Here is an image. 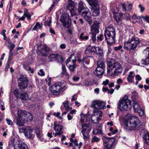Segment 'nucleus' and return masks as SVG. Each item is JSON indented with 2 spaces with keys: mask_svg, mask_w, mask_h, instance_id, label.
Wrapping results in <instances>:
<instances>
[{
  "mask_svg": "<svg viewBox=\"0 0 149 149\" xmlns=\"http://www.w3.org/2000/svg\"><path fill=\"white\" fill-rule=\"evenodd\" d=\"M107 72L108 74L116 76L122 72L123 69L120 63L113 60L107 62Z\"/></svg>",
  "mask_w": 149,
  "mask_h": 149,
  "instance_id": "nucleus-1",
  "label": "nucleus"
},
{
  "mask_svg": "<svg viewBox=\"0 0 149 149\" xmlns=\"http://www.w3.org/2000/svg\"><path fill=\"white\" fill-rule=\"evenodd\" d=\"M104 36L107 44L111 45L115 42L116 31L113 25H109L106 28Z\"/></svg>",
  "mask_w": 149,
  "mask_h": 149,
  "instance_id": "nucleus-2",
  "label": "nucleus"
},
{
  "mask_svg": "<svg viewBox=\"0 0 149 149\" xmlns=\"http://www.w3.org/2000/svg\"><path fill=\"white\" fill-rule=\"evenodd\" d=\"M78 9L80 13L81 12V15L88 24H92L93 21L91 15L89 13L88 8L86 7L84 2L82 1L79 2Z\"/></svg>",
  "mask_w": 149,
  "mask_h": 149,
  "instance_id": "nucleus-3",
  "label": "nucleus"
},
{
  "mask_svg": "<svg viewBox=\"0 0 149 149\" xmlns=\"http://www.w3.org/2000/svg\"><path fill=\"white\" fill-rule=\"evenodd\" d=\"M67 88V84L64 81L58 82L52 85L49 91L53 95H57L61 92L64 91Z\"/></svg>",
  "mask_w": 149,
  "mask_h": 149,
  "instance_id": "nucleus-4",
  "label": "nucleus"
},
{
  "mask_svg": "<svg viewBox=\"0 0 149 149\" xmlns=\"http://www.w3.org/2000/svg\"><path fill=\"white\" fill-rule=\"evenodd\" d=\"M140 42L139 38L133 36L128 41L124 42V48L129 51L134 50L139 45Z\"/></svg>",
  "mask_w": 149,
  "mask_h": 149,
  "instance_id": "nucleus-5",
  "label": "nucleus"
},
{
  "mask_svg": "<svg viewBox=\"0 0 149 149\" xmlns=\"http://www.w3.org/2000/svg\"><path fill=\"white\" fill-rule=\"evenodd\" d=\"M118 108L121 111H128L131 108V101L128 99L127 96H125L122 100L119 101Z\"/></svg>",
  "mask_w": 149,
  "mask_h": 149,
  "instance_id": "nucleus-6",
  "label": "nucleus"
},
{
  "mask_svg": "<svg viewBox=\"0 0 149 149\" xmlns=\"http://www.w3.org/2000/svg\"><path fill=\"white\" fill-rule=\"evenodd\" d=\"M86 117H84L83 119L81 118V121L83 122H86V123L82 124V130L81 132L83 136L84 139L86 140L89 137V132L91 130V125L90 124L89 121H87Z\"/></svg>",
  "mask_w": 149,
  "mask_h": 149,
  "instance_id": "nucleus-7",
  "label": "nucleus"
},
{
  "mask_svg": "<svg viewBox=\"0 0 149 149\" xmlns=\"http://www.w3.org/2000/svg\"><path fill=\"white\" fill-rule=\"evenodd\" d=\"M139 123V119L137 117L133 116L130 118L127 122L126 129L128 130H135V128Z\"/></svg>",
  "mask_w": 149,
  "mask_h": 149,
  "instance_id": "nucleus-8",
  "label": "nucleus"
},
{
  "mask_svg": "<svg viewBox=\"0 0 149 149\" xmlns=\"http://www.w3.org/2000/svg\"><path fill=\"white\" fill-rule=\"evenodd\" d=\"M99 24L100 23L97 21H94L93 24L91 27V40L93 42H95L96 41V34L99 32Z\"/></svg>",
  "mask_w": 149,
  "mask_h": 149,
  "instance_id": "nucleus-9",
  "label": "nucleus"
},
{
  "mask_svg": "<svg viewBox=\"0 0 149 149\" xmlns=\"http://www.w3.org/2000/svg\"><path fill=\"white\" fill-rule=\"evenodd\" d=\"M104 102L101 100H95L93 101L91 103V107L94 109L93 110H98L102 109H105L106 108Z\"/></svg>",
  "mask_w": 149,
  "mask_h": 149,
  "instance_id": "nucleus-10",
  "label": "nucleus"
},
{
  "mask_svg": "<svg viewBox=\"0 0 149 149\" xmlns=\"http://www.w3.org/2000/svg\"><path fill=\"white\" fill-rule=\"evenodd\" d=\"M104 147V149H111L113 146L115 139L113 137H102Z\"/></svg>",
  "mask_w": 149,
  "mask_h": 149,
  "instance_id": "nucleus-11",
  "label": "nucleus"
},
{
  "mask_svg": "<svg viewBox=\"0 0 149 149\" xmlns=\"http://www.w3.org/2000/svg\"><path fill=\"white\" fill-rule=\"evenodd\" d=\"M93 114L92 116L91 119L94 123H98L99 121L102 119V112L98 110H93Z\"/></svg>",
  "mask_w": 149,
  "mask_h": 149,
  "instance_id": "nucleus-12",
  "label": "nucleus"
},
{
  "mask_svg": "<svg viewBox=\"0 0 149 149\" xmlns=\"http://www.w3.org/2000/svg\"><path fill=\"white\" fill-rule=\"evenodd\" d=\"M28 83V80L25 75H21L18 79V85L20 89L26 88Z\"/></svg>",
  "mask_w": 149,
  "mask_h": 149,
  "instance_id": "nucleus-13",
  "label": "nucleus"
},
{
  "mask_svg": "<svg viewBox=\"0 0 149 149\" xmlns=\"http://www.w3.org/2000/svg\"><path fill=\"white\" fill-rule=\"evenodd\" d=\"M62 129L63 126L59 122L56 121L54 122V129L55 131V133H53V134L55 137L62 134L63 132L62 131Z\"/></svg>",
  "mask_w": 149,
  "mask_h": 149,
  "instance_id": "nucleus-14",
  "label": "nucleus"
},
{
  "mask_svg": "<svg viewBox=\"0 0 149 149\" xmlns=\"http://www.w3.org/2000/svg\"><path fill=\"white\" fill-rule=\"evenodd\" d=\"M60 20L63 23L64 26L66 28L70 27L71 21L69 15H67L65 17L63 16H61Z\"/></svg>",
  "mask_w": 149,
  "mask_h": 149,
  "instance_id": "nucleus-15",
  "label": "nucleus"
},
{
  "mask_svg": "<svg viewBox=\"0 0 149 149\" xmlns=\"http://www.w3.org/2000/svg\"><path fill=\"white\" fill-rule=\"evenodd\" d=\"M40 49H38V53L42 56H47L50 49L45 44L43 45L40 46Z\"/></svg>",
  "mask_w": 149,
  "mask_h": 149,
  "instance_id": "nucleus-16",
  "label": "nucleus"
},
{
  "mask_svg": "<svg viewBox=\"0 0 149 149\" xmlns=\"http://www.w3.org/2000/svg\"><path fill=\"white\" fill-rule=\"evenodd\" d=\"M134 102L133 108L134 111L137 112L140 116H143L144 115L143 110L139 107L136 100H134Z\"/></svg>",
  "mask_w": 149,
  "mask_h": 149,
  "instance_id": "nucleus-17",
  "label": "nucleus"
},
{
  "mask_svg": "<svg viewBox=\"0 0 149 149\" xmlns=\"http://www.w3.org/2000/svg\"><path fill=\"white\" fill-rule=\"evenodd\" d=\"M143 54L146 56V58L142 60V63L146 65L149 64V47H146L144 50Z\"/></svg>",
  "mask_w": 149,
  "mask_h": 149,
  "instance_id": "nucleus-18",
  "label": "nucleus"
},
{
  "mask_svg": "<svg viewBox=\"0 0 149 149\" xmlns=\"http://www.w3.org/2000/svg\"><path fill=\"white\" fill-rule=\"evenodd\" d=\"M24 133L26 136L29 139H32L34 136L33 130L29 128H26L24 130Z\"/></svg>",
  "mask_w": 149,
  "mask_h": 149,
  "instance_id": "nucleus-19",
  "label": "nucleus"
},
{
  "mask_svg": "<svg viewBox=\"0 0 149 149\" xmlns=\"http://www.w3.org/2000/svg\"><path fill=\"white\" fill-rule=\"evenodd\" d=\"M76 62L74 56L73 55H72L70 56V57L67 60L66 64V66L68 67L72 65H74V64H76Z\"/></svg>",
  "mask_w": 149,
  "mask_h": 149,
  "instance_id": "nucleus-20",
  "label": "nucleus"
},
{
  "mask_svg": "<svg viewBox=\"0 0 149 149\" xmlns=\"http://www.w3.org/2000/svg\"><path fill=\"white\" fill-rule=\"evenodd\" d=\"M92 15L94 16H98L100 14V7L99 5L92 6Z\"/></svg>",
  "mask_w": 149,
  "mask_h": 149,
  "instance_id": "nucleus-21",
  "label": "nucleus"
},
{
  "mask_svg": "<svg viewBox=\"0 0 149 149\" xmlns=\"http://www.w3.org/2000/svg\"><path fill=\"white\" fill-rule=\"evenodd\" d=\"M105 68L97 67L95 72V74L97 77L101 78L103 75Z\"/></svg>",
  "mask_w": 149,
  "mask_h": 149,
  "instance_id": "nucleus-22",
  "label": "nucleus"
},
{
  "mask_svg": "<svg viewBox=\"0 0 149 149\" xmlns=\"http://www.w3.org/2000/svg\"><path fill=\"white\" fill-rule=\"evenodd\" d=\"M90 59L93 60V58L92 56H88L82 59H79L78 62L79 63H82L84 65H85L84 63H85V64L87 65L89 64Z\"/></svg>",
  "mask_w": 149,
  "mask_h": 149,
  "instance_id": "nucleus-23",
  "label": "nucleus"
},
{
  "mask_svg": "<svg viewBox=\"0 0 149 149\" xmlns=\"http://www.w3.org/2000/svg\"><path fill=\"white\" fill-rule=\"evenodd\" d=\"M142 137L144 143L149 145V133L148 132L144 133Z\"/></svg>",
  "mask_w": 149,
  "mask_h": 149,
  "instance_id": "nucleus-24",
  "label": "nucleus"
},
{
  "mask_svg": "<svg viewBox=\"0 0 149 149\" xmlns=\"http://www.w3.org/2000/svg\"><path fill=\"white\" fill-rule=\"evenodd\" d=\"M60 56L57 54H52L48 56V58L50 61H55L60 58Z\"/></svg>",
  "mask_w": 149,
  "mask_h": 149,
  "instance_id": "nucleus-25",
  "label": "nucleus"
},
{
  "mask_svg": "<svg viewBox=\"0 0 149 149\" xmlns=\"http://www.w3.org/2000/svg\"><path fill=\"white\" fill-rule=\"evenodd\" d=\"M123 15V14L122 13H117L114 14V17L117 23L121 20Z\"/></svg>",
  "mask_w": 149,
  "mask_h": 149,
  "instance_id": "nucleus-26",
  "label": "nucleus"
},
{
  "mask_svg": "<svg viewBox=\"0 0 149 149\" xmlns=\"http://www.w3.org/2000/svg\"><path fill=\"white\" fill-rule=\"evenodd\" d=\"M27 112L24 110L19 109L17 111V115L18 117L20 118L24 119V116L27 113Z\"/></svg>",
  "mask_w": 149,
  "mask_h": 149,
  "instance_id": "nucleus-27",
  "label": "nucleus"
},
{
  "mask_svg": "<svg viewBox=\"0 0 149 149\" xmlns=\"http://www.w3.org/2000/svg\"><path fill=\"white\" fill-rule=\"evenodd\" d=\"M75 7V6L74 2L72 0H68L67 6V8L70 10L73 8H74Z\"/></svg>",
  "mask_w": 149,
  "mask_h": 149,
  "instance_id": "nucleus-28",
  "label": "nucleus"
},
{
  "mask_svg": "<svg viewBox=\"0 0 149 149\" xmlns=\"http://www.w3.org/2000/svg\"><path fill=\"white\" fill-rule=\"evenodd\" d=\"M70 11L72 16L74 15H78L80 14L78 9H77L76 6L74 7V8H73L72 9L70 10Z\"/></svg>",
  "mask_w": 149,
  "mask_h": 149,
  "instance_id": "nucleus-29",
  "label": "nucleus"
},
{
  "mask_svg": "<svg viewBox=\"0 0 149 149\" xmlns=\"http://www.w3.org/2000/svg\"><path fill=\"white\" fill-rule=\"evenodd\" d=\"M89 5L92 6L99 5L97 0H86Z\"/></svg>",
  "mask_w": 149,
  "mask_h": 149,
  "instance_id": "nucleus-30",
  "label": "nucleus"
},
{
  "mask_svg": "<svg viewBox=\"0 0 149 149\" xmlns=\"http://www.w3.org/2000/svg\"><path fill=\"white\" fill-rule=\"evenodd\" d=\"M24 120L25 121H31L33 120L32 116L31 113L29 112H27L25 116H24Z\"/></svg>",
  "mask_w": 149,
  "mask_h": 149,
  "instance_id": "nucleus-31",
  "label": "nucleus"
},
{
  "mask_svg": "<svg viewBox=\"0 0 149 149\" xmlns=\"http://www.w3.org/2000/svg\"><path fill=\"white\" fill-rule=\"evenodd\" d=\"M93 133L95 134H103L102 130L99 126L95 128L93 130Z\"/></svg>",
  "mask_w": 149,
  "mask_h": 149,
  "instance_id": "nucleus-32",
  "label": "nucleus"
},
{
  "mask_svg": "<svg viewBox=\"0 0 149 149\" xmlns=\"http://www.w3.org/2000/svg\"><path fill=\"white\" fill-rule=\"evenodd\" d=\"M24 120L22 118H19L17 119V124L19 126H23L24 124Z\"/></svg>",
  "mask_w": 149,
  "mask_h": 149,
  "instance_id": "nucleus-33",
  "label": "nucleus"
},
{
  "mask_svg": "<svg viewBox=\"0 0 149 149\" xmlns=\"http://www.w3.org/2000/svg\"><path fill=\"white\" fill-rule=\"evenodd\" d=\"M97 56L99 57H101L103 56V52L102 49L99 47L95 53Z\"/></svg>",
  "mask_w": 149,
  "mask_h": 149,
  "instance_id": "nucleus-34",
  "label": "nucleus"
},
{
  "mask_svg": "<svg viewBox=\"0 0 149 149\" xmlns=\"http://www.w3.org/2000/svg\"><path fill=\"white\" fill-rule=\"evenodd\" d=\"M68 103L69 102L67 100H66L63 103L64 107L65 108L66 111H68L70 109H72V107H70L69 106Z\"/></svg>",
  "mask_w": 149,
  "mask_h": 149,
  "instance_id": "nucleus-35",
  "label": "nucleus"
},
{
  "mask_svg": "<svg viewBox=\"0 0 149 149\" xmlns=\"http://www.w3.org/2000/svg\"><path fill=\"white\" fill-rule=\"evenodd\" d=\"M97 67L105 68V65L103 61L102 60H99L97 63Z\"/></svg>",
  "mask_w": 149,
  "mask_h": 149,
  "instance_id": "nucleus-36",
  "label": "nucleus"
},
{
  "mask_svg": "<svg viewBox=\"0 0 149 149\" xmlns=\"http://www.w3.org/2000/svg\"><path fill=\"white\" fill-rule=\"evenodd\" d=\"M93 52H94L93 46L91 47L90 46H88L86 49L85 52L86 54H87L89 53H92Z\"/></svg>",
  "mask_w": 149,
  "mask_h": 149,
  "instance_id": "nucleus-37",
  "label": "nucleus"
},
{
  "mask_svg": "<svg viewBox=\"0 0 149 149\" xmlns=\"http://www.w3.org/2000/svg\"><path fill=\"white\" fill-rule=\"evenodd\" d=\"M24 15L25 16V17H26L27 19L29 20L31 19V15L30 13L28 12V10L26 8L24 9Z\"/></svg>",
  "mask_w": 149,
  "mask_h": 149,
  "instance_id": "nucleus-38",
  "label": "nucleus"
},
{
  "mask_svg": "<svg viewBox=\"0 0 149 149\" xmlns=\"http://www.w3.org/2000/svg\"><path fill=\"white\" fill-rule=\"evenodd\" d=\"M133 74V72H130L127 78V80L128 82H132L134 77V76L132 75Z\"/></svg>",
  "mask_w": 149,
  "mask_h": 149,
  "instance_id": "nucleus-39",
  "label": "nucleus"
},
{
  "mask_svg": "<svg viewBox=\"0 0 149 149\" xmlns=\"http://www.w3.org/2000/svg\"><path fill=\"white\" fill-rule=\"evenodd\" d=\"M20 98L23 100H26L28 99V95L26 93H22L20 95Z\"/></svg>",
  "mask_w": 149,
  "mask_h": 149,
  "instance_id": "nucleus-40",
  "label": "nucleus"
},
{
  "mask_svg": "<svg viewBox=\"0 0 149 149\" xmlns=\"http://www.w3.org/2000/svg\"><path fill=\"white\" fill-rule=\"evenodd\" d=\"M35 132L37 137L40 138L42 136L41 130L39 129H37L35 130Z\"/></svg>",
  "mask_w": 149,
  "mask_h": 149,
  "instance_id": "nucleus-41",
  "label": "nucleus"
},
{
  "mask_svg": "<svg viewBox=\"0 0 149 149\" xmlns=\"http://www.w3.org/2000/svg\"><path fill=\"white\" fill-rule=\"evenodd\" d=\"M77 65L76 64H74V65H72V66H70L69 67H68L70 71L71 72H74L77 67Z\"/></svg>",
  "mask_w": 149,
  "mask_h": 149,
  "instance_id": "nucleus-42",
  "label": "nucleus"
},
{
  "mask_svg": "<svg viewBox=\"0 0 149 149\" xmlns=\"http://www.w3.org/2000/svg\"><path fill=\"white\" fill-rule=\"evenodd\" d=\"M100 138L95 136L92 138L91 142L92 143H93L94 142H97L100 141Z\"/></svg>",
  "mask_w": 149,
  "mask_h": 149,
  "instance_id": "nucleus-43",
  "label": "nucleus"
},
{
  "mask_svg": "<svg viewBox=\"0 0 149 149\" xmlns=\"http://www.w3.org/2000/svg\"><path fill=\"white\" fill-rule=\"evenodd\" d=\"M8 43L10 45V51H12V50L14 49L15 47V45L13 44L11 42H8Z\"/></svg>",
  "mask_w": 149,
  "mask_h": 149,
  "instance_id": "nucleus-44",
  "label": "nucleus"
},
{
  "mask_svg": "<svg viewBox=\"0 0 149 149\" xmlns=\"http://www.w3.org/2000/svg\"><path fill=\"white\" fill-rule=\"evenodd\" d=\"M97 41H101L104 39V36L102 34H100L97 37Z\"/></svg>",
  "mask_w": 149,
  "mask_h": 149,
  "instance_id": "nucleus-45",
  "label": "nucleus"
},
{
  "mask_svg": "<svg viewBox=\"0 0 149 149\" xmlns=\"http://www.w3.org/2000/svg\"><path fill=\"white\" fill-rule=\"evenodd\" d=\"M38 28L39 29H40L41 28V26L40 25V23L38 22L36 23V24L33 28V30H35Z\"/></svg>",
  "mask_w": 149,
  "mask_h": 149,
  "instance_id": "nucleus-46",
  "label": "nucleus"
},
{
  "mask_svg": "<svg viewBox=\"0 0 149 149\" xmlns=\"http://www.w3.org/2000/svg\"><path fill=\"white\" fill-rule=\"evenodd\" d=\"M124 17L125 18L126 20H129L131 19V16L129 14L127 13H125L124 14Z\"/></svg>",
  "mask_w": 149,
  "mask_h": 149,
  "instance_id": "nucleus-47",
  "label": "nucleus"
},
{
  "mask_svg": "<svg viewBox=\"0 0 149 149\" xmlns=\"http://www.w3.org/2000/svg\"><path fill=\"white\" fill-rule=\"evenodd\" d=\"M141 17L145 21L149 23V16H141Z\"/></svg>",
  "mask_w": 149,
  "mask_h": 149,
  "instance_id": "nucleus-48",
  "label": "nucleus"
},
{
  "mask_svg": "<svg viewBox=\"0 0 149 149\" xmlns=\"http://www.w3.org/2000/svg\"><path fill=\"white\" fill-rule=\"evenodd\" d=\"M88 36H79V38L82 40H86L88 39Z\"/></svg>",
  "mask_w": 149,
  "mask_h": 149,
  "instance_id": "nucleus-49",
  "label": "nucleus"
},
{
  "mask_svg": "<svg viewBox=\"0 0 149 149\" xmlns=\"http://www.w3.org/2000/svg\"><path fill=\"white\" fill-rule=\"evenodd\" d=\"M7 124L9 125H12L13 124L12 121L9 118H7L6 119Z\"/></svg>",
  "mask_w": 149,
  "mask_h": 149,
  "instance_id": "nucleus-50",
  "label": "nucleus"
},
{
  "mask_svg": "<svg viewBox=\"0 0 149 149\" xmlns=\"http://www.w3.org/2000/svg\"><path fill=\"white\" fill-rule=\"evenodd\" d=\"M52 22V21L51 20H50L49 21L47 20L46 21L45 23V26H50V24Z\"/></svg>",
  "mask_w": 149,
  "mask_h": 149,
  "instance_id": "nucleus-51",
  "label": "nucleus"
},
{
  "mask_svg": "<svg viewBox=\"0 0 149 149\" xmlns=\"http://www.w3.org/2000/svg\"><path fill=\"white\" fill-rule=\"evenodd\" d=\"M13 55V52L12 51H10L9 54V55L8 59V61H9L11 60Z\"/></svg>",
  "mask_w": 149,
  "mask_h": 149,
  "instance_id": "nucleus-52",
  "label": "nucleus"
},
{
  "mask_svg": "<svg viewBox=\"0 0 149 149\" xmlns=\"http://www.w3.org/2000/svg\"><path fill=\"white\" fill-rule=\"evenodd\" d=\"M24 68L27 70L30 71H31V72L32 73H33V72L32 69H31L30 67L26 66L25 67V66H24Z\"/></svg>",
  "mask_w": 149,
  "mask_h": 149,
  "instance_id": "nucleus-53",
  "label": "nucleus"
},
{
  "mask_svg": "<svg viewBox=\"0 0 149 149\" xmlns=\"http://www.w3.org/2000/svg\"><path fill=\"white\" fill-rule=\"evenodd\" d=\"M38 74L39 75L41 76H43L45 75V73L42 69L39 70V72H38Z\"/></svg>",
  "mask_w": 149,
  "mask_h": 149,
  "instance_id": "nucleus-54",
  "label": "nucleus"
},
{
  "mask_svg": "<svg viewBox=\"0 0 149 149\" xmlns=\"http://www.w3.org/2000/svg\"><path fill=\"white\" fill-rule=\"evenodd\" d=\"M122 47V46L120 45L118 47H116L114 48V49L116 51H117L120 50Z\"/></svg>",
  "mask_w": 149,
  "mask_h": 149,
  "instance_id": "nucleus-55",
  "label": "nucleus"
},
{
  "mask_svg": "<svg viewBox=\"0 0 149 149\" xmlns=\"http://www.w3.org/2000/svg\"><path fill=\"white\" fill-rule=\"evenodd\" d=\"M9 61H7V63L6 65L5 70L6 71H8V69L10 66V64H9Z\"/></svg>",
  "mask_w": 149,
  "mask_h": 149,
  "instance_id": "nucleus-56",
  "label": "nucleus"
},
{
  "mask_svg": "<svg viewBox=\"0 0 149 149\" xmlns=\"http://www.w3.org/2000/svg\"><path fill=\"white\" fill-rule=\"evenodd\" d=\"M109 81L108 79H106L105 81H104L102 83V84L104 86H106L109 83Z\"/></svg>",
  "mask_w": 149,
  "mask_h": 149,
  "instance_id": "nucleus-57",
  "label": "nucleus"
},
{
  "mask_svg": "<svg viewBox=\"0 0 149 149\" xmlns=\"http://www.w3.org/2000/svg\"><path fill=\"white\" fill-rule=\"evenodd\" d=\"M79 77L74 76L72 78V80L74 81H77L79 80Z\"/></svg>",
  "mask_w": 149,
  "mask_h": 149,
  "instance_id": "nucleus-58",
  "label": "nucleus"
},
{
  "mask_svg": "<svg viewBox=\"0 0 149 149\" xmlns=\"http://www.w3.org/2000/svg\"><path fill=\"white\" fill-rule=\"evenodd\" d=\"M72 98L71 99V101H74L77 100V95L76 94H74V95L72 96Z\"/></svg>",
  "mask_w": 149,
  "mask_h": 149,
  "instance_id": "nucleus-59",
  "label": "nucleus"
},
{
  "mask_svg": "<svg viewBox=\"0 0 149 149\" xmlns=\"http://www.w3.org/2000/svg\"><path fill=\"white\" fill-rule=\"evenodd\" d=\"M14 95L15 96L17 97L18 98L19 97V93L18 92V91L17 90H15L14 91Z\"/></svg>",
  "mask_w": 149,
  "mask_h": 149,
  "instance_id": "nucleus-60",
  "label": "nucleus"
},
{
  "mask_svg": "<svg viewBox=\"0 0 149 149\" xmlns=\"http://www.w3.org/2000/svg\"><path fill=\"white\" fill-rule=\"evenodd\" d=\"M139 16H137L136 14H134L132 16V18L133 19H138Z\"/></svg>",
  "mask_w": 149,
  "mask_h": 149,
  "instance_id": "nucleus-61",
  "label": "nucleus"
},
{
  "mask_svg": "<svg viewBox=\"0 0 149 149\" xmlns=\"http://www.w3.org/2000/svg\"><path fill=\"white\" fill-rule=\"evenodd\" d=\"M123 80L120 78L118 79L117 81V83L118 85H119L120 84L123 83Z\"/></svg>",
  "mask_w": 149,
  "mask_h": 149,
  "instance_id": "nucleus-62",
  "label": "nucleus"
},
{
  "mask_svg": "<svg viewBox=\"0 0 149 149\" xmlns=\"http://www.w3.org/2000/svg\"><path fill=\"white\" fill-rule=\"evenodd\" d=\"M135 77L136 79L138 81H140L142 79L140 75L139 74L136 75L135 76Z\"/></svg>",
  "mask_w": 149,
  "mask_h": 149,
  "instance_id": "nucleus-63",
  "label": "nucleus"
},
{
  "mask_svg": "<svg viewBox=\"0 0 149 149\" xmlns=\"http://www.w3.org/2000/svg\"><path fill=\"white\" fill-rule=\"evenodd\" d=\"M114 92V90L113 89H109L108 91V93H110L111 94H112Z\"/></svg>",
  "mask_w": 149,
  "mask_h": 149,
  "instance_id": "nucleus-64",
  "label": "nucleus"
}]
</instances>
